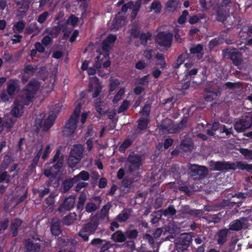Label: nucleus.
<instances>
[{
    "label": "nucleus",
    "instance_id": "1",
    "mask_svg": "<svg viewBox=\"0 0 252 252\" xmlns=\"http://www.w3.org/2000/svg\"><path fill=\"white\" fill-rule=\"evenodd\" d=\"M40 83L35 80H31L22 90L17 101L22 105H29L32 102L39 89Z\"/></svg>",
    "mask_w": 252,
    "mask_h": 252
},
{
    "label": "nucleus",
    "instance_id": "2",
    "mask_svg": "<svg viewBox=\"0 0 252 252\" xmlns=\"http://www.w3.org/2000/svg\"><path fill=\"white\" fill-rule=\"evenodd\" d=\"M188 117L184 116L180 123L174 124L171 119L165 118L162 120L160 124L158 125V128L162 132L166 131L169 134H175L183 131L186 127Z\"/></svg>",
    "mask_w": 252,
    "mask_h": 252
},
{
    "label": "nucleus",
    "instance_id": "3",
    "mask_svg": "<svg viewBox=\"0 0 252 252\" xmlns=\"http://www.w3.org/2000/svg\"><path fill=\"white\" fill-rule=\"evenodd\" d=\"M99 224V216L94 215L92 217L90 221L84 224L82 228L78 233V235L82 238L85 241L89 240L88 235L94 234L97 229Z\"/></svg>",
    "mask_w": 252,
    "mask_h": 252
},
{
    "label": "nucleus",
    "instance_id": "4",
    "mask_svg": "<svg viewBox=\"0 0 252 252\" xmlns=\"http://www.w3.org/2000/svg\"><path fill=\"white\" fill-rule=\"evenodd\" d=\"M44 241L36 234L25 240L24 246L26 252H39L44 247Z\"/></svg>",
    "mask_w": 252,
    "mask_h": 252
},
{
    "label": "nucleus",
    "instance_id": "5",
    "mask_svg": "<svg viewBox=\"0 0 252 252\" xmlns=\"http://www.w3.org/2000/svg\"><path fill=\"white\" fill-rule=\"evenodd\" d=\"M222 57L230 60L233 64L238 68L242 64L243 59L242 53L236 48L229 49L225 48L222 50Z\"/></svg>",
    "mask_w": 252,
    "mask_h": 252
},
{
    "label": "nucleus",
    "instance_id": "6",
    "mask_svg": "<svg viewBox=\"0 0 252 252\" xmlns=\"http://www.w3.org/2000/svg\"><path fill=\"white\" fill-rule=\"evenodd\" d=\"M81 104H78L73 111L72 115L67 121L64 126V130H67L69 135H72L77 127L78 118L81 111Z\"/></svg>",
    "mask_w": 252,
    "mask_h": 252
},
{
    "label": "nucleus",
    "instance_id": "7",
    "mask_svg": "<svg viewBox=\"0 0 252 252\" xmlns=\"http://www.w3.org/2000/svg\"><path fill=\"white\" fill-rule=\"evenodd\" d=\"M189 173L194 180H201L205 178L209 173L207 167L203 165L192 164L189 167Z\"/></svg>",
    "mask_w": 252,
    "mask_h": 252
},
{
    "label": "nucleus",
    "instance_id": "8",
    "mask_svg": "<svg viewBox=\"0 0 252 252\" xmlns=\"http://www.w3.org/2000/svg\"><path fill=\"white\" fill-rule=\"evenodd\" d=\"M142 156L134 153L130 154L126 160L125 166L128 171L131 173L139 169L142 165Z\"/></svg>",
    "mask_w": 252,
    "mask_h": 252
},
{
    "label": "nucleus",
    "instance_id": "9",
    "mask_svg": "<svg viewBox=\"0 0 252 252\" xmlns=\"http://www.w3.org/2000/svg\"><path fill=\"white\" fill-rule=\"evenodd\" d=\"M192 241L191 236L188 233L181 235L175 244V247L172 252H184L187 250Z\"/></svg>",
    "mask_w": 252,
    "mask_h": 252
},
{
    "label": "nucleus",
    "instance_id": "10",
    "mask_svg": "<svg viewBox=\"0 0 252 252\" xmlns=\"http://www.w3.org/2000/svg\"><path fill=\"white\" fill-rule=\"evenodd\" d=\"M209 166L215 171L235 170V162L211 160L209 162Z\"/></svg>",
    "mask_w": 252,
    "mask_h": 252
},
{
    "label": "nucleus",
    "instance_id": "11",
    "mask_svg": "<svg viewBox=\"0 0 252 252\" xmlns=\"http://www.w3.org/2000/svg\"><path fill=\"white\" fill-rule=\"evenodd\" d=\"M252 125V118L245 116L239 119L234 124V129L238 133L244 132Z\"/></svg>",
    "mask_w": 252,
    "mask_h": 252
},
{
    "label": "nucleus",
    "instance_id": "12",
    "mask_svg": "<svg viewBox=\"0 0 252 252\" xmlns=\"http://www.w3.org/2000/svg\"><path fill=\"white\" fill-rule=\"evenodd\" d=\"M55 114L49 115L47 119L36 120V125L38 131L42 128V131H47L54 124L56 119Z\"/></svg>",
    "mask_w": 252,
    "mask_h": 252
},
{
    "label": "nucleus",
    "instance_id": "13",
    "mask_svg": "<svg viewBox=\"0 0 252 252\" xmlns=\"http://www.w3.org/2000/svg\"><path fill=\"white\" fill-rule=\"evenodd\" d=\"M173 35L169 32L158 33L156 38V42L160 46L169 47L171 45Z\"/></svg>",
    "mask_w": 252,
    "mask_h": 252
},
{
    "label": "nucleus",
    "instance_id": "14",
    "mask_svg": "<svg viewBox=\"0 0 252 252\" xmlns=\"http://www.w3.org/2000/svg\"><path fill=\"white\" fill-rule=\"evenodd\" d=\"M248 221L247 218L242 217L235 220L230 223L228 229L232 231H239L242 229L248 228Z\"/></svg>",
    "mask_w": 252,
    "mask_h": 252
},
{
    "label": "nucleus",
    "instance_id": "15",
    "mask_svg": "<svg viewBox=\"0 0 252 252\" xmlns=\"http://www.w3.org/2000/svg\"><path fill=\"white\" fill-rule=\"evenodd\" d=\"M75 201L74 196L70 195L64 199L63 202L59 207L58 211L61 213L70 211L74 207Z\"/></svg>",
    "mask_w": 252,
    "mask_h": 252
},
{
    "label": "nucleus",
    "instance_id": "16",
    "mask_svg": "<svg viewBox=\"0 0 252 252\" xmlns=\"http://www.w3.org/2000/svg\"><path fill=\"white\" fill-rule=\"evenodd\" d=\"M50 229L52 234L55 236L61 234V221L59 218H54L52 219Z\"/></svg>",
    "mask_w": 252,
    "mask_h": 252
},
{
    "label": "nucleus",
    "instance_id": "17",
    "mask_svg": "<svg viewBox=\"0 0 252 252\" xmlns=\"http://www.w3.org/2000/svg\"><path fill=\"white\" fill-rule=\"evenodd\" d=\"M141 26L138 23L133 22L131 24V28L130 30V39L138 38L141 34Z\"/></svg>",
    "mask_w": 252,
    "mask_h": 252
},
{
    "label": "nucleus",
    "instance_id": "18",
    "mask_svg": "<svg viewBox=\"0 0 252 252\" xmlns=\"http://www.w3.org/2000/svg\"><path fill=\"white\" fill-rule=\"evenodd\" d=\"M22 223L23 220L19 218L14 219L11 221L10 228L13 237H16L18 235V229Z\"/></svg>",
    "mask_w": 252,
    "mask_h": 252
},
{
    "label": "nucleus",
    "instance_id": "19",
    "mask_svg": "<svg viewBox=\"0 0 252 252\" xmlns=\"http://www.w3.org/2000/svg\"><path fill=\"white\" fill-rule=\"evenodd\" d=\"M84 151V148L83 146L81 144H78L71 149L70 155L81 159L83 156Z\"/></svg>",
    "mask_w": 252,
    "mask_h": 252
},
{
    "label": "nucleus",
    "instance_id": "20",
    "mask_svg": "<svg viewBox=\"0 0 252 252\" xmlns=\"http://www.w3.org/2000/svg\"><path fill=\"white\" fill-rule=\"evenodd\" d=\"M246 170L250 173H252V164H248L242 161L235 162V170Z\"/></svg>",
    "mask_w": 252,
    "mask_h": 252
},
{
    "label": "nucleus",
    "instance_id": "21",
    "mask_svg": "<svg viewBox=\"0 0 252 252\" xmlns=\"http://www.w3.org/2000/svg\"><path fill=\"white\" fill-rule=\"evenodd\" d=\"M125 233L120 230H118L111 235V239L118 243H122L126 241Z\"/></svg>",
    "mask_w": 252,
    "mask_h": 252
},
{
    "label": "nucleus",
    "instance_id": "22",
    "mask_svg": "<svg viewBox=\"0 0 252 252\" xmlns=\"http://www.w3.org/2000/svg\"><path fill=\"white\" fill-rule=\"evenodd\" d=\"M148 121L147 119H143L139 120L138 122V126L136 128L133 133V135H135V137H136L137 134L140 133L142 130H144L146 129L148 126Z\"/></svg>",
    "mask_w": 252,
    "mask_h": 252
},
{
    "label": "nucleus",
    "instance_id": "23",
    "mask_svg": "<svg viewBox=\"0 0 252 252\" xmlns=\"http://www.w3.org/2000/svg\"><path fill=\"white\" fill-rule=\"evenodd\" d=\"M193 143L190 138H186L182 141L180 147L184 152H191L193 148Z\"/></svg>",
    "mask_w": 252,
    "mask_h": 252
},
{
    "label": "nucleus",
    "instance_id": "24",
    "mask_svg": "<svg viewBox=\"0 0 252 252\" xmlns=\"http://www.w3.org/2000/svg\"><path fill=\"white\" fill-rule=\"evenodd\" d=\"M19 81L17 80H10L7 83V92L9 95H13L17 87H18Z\"/></svg>",
    "mask_w": 252,
    "mask_h": 252
},
{
    "label": "nucleus",
    "instance_id": "25",
    "mask_svg": "<svg viewBox=\"0 0 252 252\" xmlns=\"http://www.w3.org/2000/svg\"><path fill=\"white\" fill-rule=\"evenodd\" d=\"M229 232V229L227 228L221 229L218 232V239L217 240L219 244L223 245L227 240V236Z\"/></svg>",
    "mask_w": 252,
    "mask_h": 252
},
{
    "label": "nucleus",
    "instance_id": "26",
    "mask_svg": "<svg viewBox=\"0 0 252 252\" xmlns=\"http://www.w3.org/2000/svg\"><path fill=\"white\" fill-rule=\"evenodd\" d=\"M40 30L41 29L37 26L36 23H32L26 28V32L29 34L33 32V35H36L39 33Z\"/></svg>",
    "mask_w": 252,
    "mask_h": 252
},
{
    "label": "nucleus",
    "instance_id": "27",
    "mask_svg": "<svg viewBox=\"0 0 252 252\" xmlns=\"http://www.w3.org/2000/svg\"><path fill=\"white\" fill-rule=\"evenodd\" d=\"M124 23L123 18L119 16L116 15L112 21L110 29L112 31H117L121 27Z\"/></svg>",
    "mask_w": 252,
    "mask_h": 252
},
{
    "label": "nucleus",
    "instance_id": "28",
    "mask_svg": "<svg viewBox=\"0 0 252 252\" xmlns=\"http://www.w3.org/2000/svg\"><path fill=\"white\" fill-rule=\"evenodd\" d=\"M75 183H76L73 180V178L64 180L62 186L63 192L65 193L68 191Z\"/></svg>",
    "mask_w": 252,
    "mask_h": 252
},
{
    "label": "nucleus",
    "instance_id": "29",
    "mask_svg": "<svg viewBox=\"0 0 252 252\" xmlns=\"http://www.w3.org/2000/svg\"><path fill=\"white\" fill-rule=\"evenodd\" d=\"M191 54H196V57L198 60H200L202 58L203 54V47L201 44H198L196 46L191 47L190 50Z\"/></svg>",
    "mask_w": 252,
    "mask_h": 252
},
{
    "label": "nucleus",
    "instance_id": "30",
    "mask_svg": "<svg viewBox=\"0 0 252 252\" xmlns=\"http://www.w3.org/2000/svg\"><path fill=\"white\" fill-rule=\"evenodd\" d=\"M141 5V0H136V1L134 3L133 2V6L131 7V9H132L131 13V17L132 20H134L136 17L138 11L140 10Z\"/></svg>",
    "mask_w": 252,
    "mask_h": 252
},
{
    "label": "nucleus",
    "instance_id": "31",
    "mask_svg": "<svg viewBox=\"0 0 252 252\" xmlns=\"http://www.w3.org/2000/svg\"><path fill=\"white\" fill-rule=\"evenodd\" d=\"M73 178L76 183L79 182L81 180L87 181L89 179L90 174L87 171L83 170Z\"/></svg>",
    "mask_w": 252,
    "mask_h": 252
},
{
    "label": "nucleus",
    "instance_id": "32",
    "mask_svg": "<svg viewBox=\"0 0 252 252\" xmlns=\"http://www.w3.org/2000/svg\"><path fill=\"white\" fill-rule=\"evenodd\" d=\"M220 123L218 122H214L211 126V129H207L206 133L210 136H213L214 137H218V135H216L215 132L220 130Z\"/></svg>",
    "mask_w": 252,
    "mask_h": 252
},
{
    "label": "nucleus",
    "instance_id": "33",
    "mask_svg": "<svg viewBox=\"0 0 252 252\" xmlns=\"http://www.w3.org/2000/svg\"><path fill=\"white\" fill-rule=\"evenodd\" d=\"M189 56V54L187 52L186 50V52L180 55L178 58L176 62L175 63L174 68H178L179 66L182 64L185 61L186 59H188Z\"/></svg>",
    "mask_w": 252,
    "mask_h": 252
},
{
    "label": "nucleus",
    "instance_id": "34",
    "mask_svg": "<svg viewBox=\"0 0 252 252\" xmlns=\"http://www.w3.org/2000/svg\"><path fill=\"white\" fill-rule=\"evenodd\" d=\"M125 233L126 239H128L130 240H133V239H136L139 233L137 229H127Z\"/></svg>",
    "mask_w": 252,
    "mask_h": 252
},
{
    "label": "nucleus",
    "instance_id": "35",
    "mask_svg": "<svg viewBox=\"0 0 252 252\" xmlns=\"http://www.w3.org/2000/svg\"><path fill=\"white\" fill-rule=\"evenodd\" d=\"M87 200V195L84 192H82L79 197L78 201L77 204L76 208L78 210L81 211L84 209V204Z\"/></svg>",
    "mask_w": 252,
    "mask_h": 252
},
{
    "label": "nucleus",
    "instance_id": "36",
    "mask_svg": "<svg viewBox=\"0 0 252 252\" xmlns=\"http://www.w3.org/2000/svg\"><path fill=\"white\" fill-rule=\"evenodd\" d=\"M216 18L219 22H224L227 18L226 11L221 8L218 9L216 13Z\"/></svg>",
    "mask_w": 252,
    "mask_h": 252
},
{
    "label": "nucleus",
    "instance_id": "37",
    "mask_svg": "<svg viewBox=\"0 0 252 252\" xmlns=\"http://www.w3.org/2000/svg\"><path fill=\"white\" fill-rule=\"evenodd\" d=\"M136 137L133 134V137L125 140L119 147V151L124 152L126 148L131 145Z\"/></svg>",
    "mask_w": 252,
    "mask_h": 252
},
{
    "label": "nucleus",
    "instance_id": "38",
    "mask_svg": "<svg viewBox=\"0 0 252 252\" xmlns=\"http://www.w3.org/2000/svg\"><path fill=\"white\" fill-rule=\"evenodd\" d=\"M177 213L174 205H170L166 209L162 210V214L164 216H170L171 217L175 215Z\"/></svg>",
    "mask_w": 252,
    "mask_h": 252
},
{
    "label": "nucleus",
    "instance_id": "39",
    "mask_svg": "<svg viewBox=\"0 0 252 252\" xmlns=\"http://www.w3.org/2000/svg\"><path fill=\"white\" fill-rule=\"evenodd\" d=\"M179 3L178 0H169L166 3V7L169 11H175L177 8Z\"/></svg>",
    "mask_w": 252,
    "mask_h": 252
},
{
    "label": "nucleus",
    "instance_id": "40",
    "mask_svg": "<svg viewBox=\"0 0 252 252\" xmlns=\"http://www.w3.org/2000/svg\"><path fill=\"white\" fill-rule=\"evenodd\" d=\"M105 105V103L104 102L100 100L99 98L97 99L95 103V108L97 112H98L99 115H102L103 113L105 112L103 111V110L104 109V107Z\"/></svg>",
    "mask_w": 252,
    "mask_h": 252
},
{
    "label": "nucleus",
    "instance_id": "41",
    "mask_svg": "<svg viewBox=\"0 0 252 252\" xmlns=\"http://www.w3.org/2000/svg\"><path fill=\"white\" fill-rule=\"evenodd\" d=\"M129 217V214L126 211L123 210L117 216L116 220L120 222H125L128 219Z\"/></svg>",
    "mask_w": 252,
    "mask_h": 252
},
{
    "label": "nucleus",
    "instance_id": "42",
    "mask_svg": "<svg viewBox=\"0 0 252 252\" xmlns=\"http://www.w3.org/2000/svg\"><path fill=\"white\" fill-rule=\"evenodd\" d=\"M75 220L76 216L70 214L63 218V224L68 226L72 224Z\"/></svg>",
    "mask_w": 252,
    "mask_h": 252
},
{
    "label": "nucleus",
    "instance_id": "43",
    "mask_svg": "<svg viewBox=\"0 0 252 252\" xmlns=\"http://www.w3.org/2000/svg\"><path fill=\"white\" fill-rule=\"evenodd\" d=\"M151 36L152 35L149 32H148L146 33H141L139 35L141 44L144 46H146L148 40L150 39Z\"/></svg>",
    "mask_w": 252,
    "mask_h": 252
},
{
    "label": "nucleus",
    "instance_id": "44",
    "mask_svg": "<svg viewBox=\"0 0 252 252\" xmlns=\"http://www.w3.org/2000/svg\"><path fill=\"white\" fill-rule=\"evenodd\" d=\"M60 32V30L57 28L55 26L51 29H46L44 32L43 34L48 33L52 38L57 37Z\"/></svg>",
    "mask_w": 252,
    "mask_h": 252
},
{
    "label": "nucleus",
    "instance_id": "45",
    "mask_svg": "<svg viewBox=\"0 0 252 252\" xmlns=\"http://www.w3.org/2000/svg\"><path fill=\"white\" fill-rule=\"evenodd\" d=\"M110 208V204L108 203L102 208L100 214H96L95 215L99 216V220L104 219V218L107 215Z\"/></svg>",
    "mask_w": 252,
    "mask_h": 252
},
{
    "label": "nucleus",
    "instance_id": "46",
    "mask_svg": "<svg viewBox=\"0 0 252 252\" xmlns=\"http://www.w3.org/2000/svg\"><path fill=\"white\" fill-rule=\"evenodd\" d=\"M80 160L81 159L78 158H76L75 157H73V156L69 155L67 162L69 166L73 168L75 167Z\"/></svg>",
    "mask_w": 252,
    "mask_h": 252
},
{
    "label": "nucleus",
    "instance_id": "47",
    "mask_svg": "<svg viewBox=\"0 0 252 252\" xmlns=\"http://www.w3.org/2000/svg\"><path fill=\"white\" fill-rule=\"evenodd\" d=\"M110 43L104 39L102 42V50L104 52V57L106 58L109 57V51L110 49Z\"/></svg>",
    "mask_w": 252,
    "mask_h": 252
},
{
    "label": "nucleus",
    "instance_id": "48",
    "mask_svg": "<svg viewBox=\"0 0 252 252\" xmlns=\"http://www.w3.org/2000/svg\"><path fill=\"white\" fill-rule=\"evenodd\" d=\"M110 43L104 39L102 42V50L104 52V57L106 58L109 57V51L110 49Z\"/></svg>",
    "mask_w": 252,
    "mask_h": 252
},
{
    "label": "nucleus",
    "instance_id": "49",
    "mask_svg": "<svg viewBox=\"0 0 252 252\" xmlns=\"http://www.w3.org/2000/svg\"><path fill=\"white\" fill-rule=\"evenodd\" d=\"M240 153L243 155L247 159H252V150L245 148H240Z\"/></svg>",
    "mask_w": 252,
    "mask_h": 252
},
{
    "label": "nucleus",
    "instance_id": "50",
    "mask_svg": "<svg viewBox=\"0 0 252 252\" xmlns=\"http://www.w3.org/2000/svg\"><path fill=\"white\" fill-rule=\"evenodd\" d=\"M63 160V158L61 157L57 163L52 167L51 169L53 170V172H54L56 174H57L59 173L61 168L62 167Z\"/></svg>",
    "mask_w": 252,
    "mask_h": 252
},
{
    "label": "nucleus",
    "instance_id": "51",
    "mask_svg": "<svg viewBox=\"0 0 252 252\" xmlns=\"http://www.w3.org/2000/svg\"><path fill=\"white\" fill-rule=\"evenodd\" d=\"M9 223L8 218H5L3 220L0 221V235L8 228Z\"/></svg>",
    "mask_w": 252,
    "mask_h": 252
},
{
    "label": "nucleus",
    "instance_id": "52",
    "mask_svg": "<svg viewBox=\"0 0 252 252\" xmlns=\"http://www.w3.org/2000/svg\"><path fill=\"white\" fill-rule=\"evenodd\" d=\"M157 214L156 215H154L153 214H151V216L152 217L151 222L152 224H155L158 223L159 220H160L162 216V210H158L155 212Z\"/></svg>",
    "mask_w": 252,
    "mask_h": 252
},
{
    "label": "nucleus",
    "instance_id": "53",
    "mask_svg": "<svg viewBox=\"0 0 252 252\" xmlns=\"http://www.w3.org/2000/svg\"><path fill=\"white\" fill-rule=\"evenodd\" d=\"M10 175H8L6 171H4L0 174V183L5 182L6 183H9L10 181Z\"/></svg>",
    "mask_w": 252,
    "mask_h": 252
},
{
    "label": "nucleus",
    "instance_id": "54",
    "mask_svg": "<svg viewBox=\"0 0 252 252\" xmlns=\"http://www.w3.org/2000/svg\"><path fill=\"white\" fill-rule=\"evenodd\" d=\"M224 86L226 89L232 90L235 88L239 89L241 88V83L239 82L232 83L230 82H227L225 83Z\"/></svg>",
    "mask_w": 252,
    "mask_h": 252
},
{
    "label": "nucleus",
    "instance_id": "55",
    "mask_svg": "<svg viewBox=\"0 0 252 252\" xmlns=\"http://www.w3.org/2000/svg\"><path fill=\"white\" fill-rule=\"evenodd\" d=\"M151 106L149 103H146L141 110V114L146 117H149L151 111Z\"/></svg>",
    "mask_w": 252,
    "mask_h": 252
},
{
    "label": "nucleus",
    "instance_id": "56",
    "mask_svg": "<svg viewBox=\"0 0 252 252\" xmlns=\"http://www.w3.org/2000/svg\"><path fill=\"white\" fill-rule=\"evenodd\" d=\"M86 211L88 213H92L97 209L96 205L92 202L87 203L85 207Z\"/></svg>",
    "mask_w": 252,
    "mask_h": 252
},
{
    "label": "nucleus",
    "instance_id": "57",
    "mask_svg": "<svg viewBox=\"0 0 252 252\" xmlns=\"http://www.w3.org/2000/svg\"><path fill=\"white\" fill-rule=\"evenodd\" d=\"M133 182V180L132 179L126 177L122 180V186L125 188H130Z\"/></svg>",
    "mask_w": 252,
    "mask_h": 252
},
{
    "label": "nucleus",
    "instance_id": "58",
    "mask_svg": "<svg viewBox=\"0 0 252 252\" xmlns=\"http://www.w3.org/2000/svg\"><path fill=\"white\" fill-rule=\"evenodd\" d=\"M150 7L151 9L155 10L156 13H159L160 11L161 5L159 1H155L152 2Z\"/></svg>",
    "mask_w": 252,
    "mask_h": 252
},
{
    "label": "nucleus",
    "instance_id": "59",
    "mask_svg": "<svg viewBox=\"0 0 252 252\" xmlns=\"http://www.w3.org/2000/svg\"><path fill=\"white\" fill-rule=\"evenodd\" d=\"M125 93V89L124 88H121L119 92L117 93V94L115 95L113 99V102L114 103H117L118 101L121 99L122 96Z\"/></svg>",
    "mask_w": 252,
    "mask_h": 252
},
{
    "label": "nucleus",
    "instance_id": "60",
    "mask_svg": "<svg viewBox=\"0 0 252 252\" xmlns=\"http://www.w3.org/2000/svg\"><path fill=\"white\" fill-rule=\"evenodd\" d=\"M67 23H70L73 26L76 25L79 21V18L74 15H71L66 21Z\"/></svg>",
    "mask_w": 252,
    "mask_h": 252
},
{
    "label": "nucleus",
    "instance_id": "61",
    "mask_svg": "<svg viewBox=\"0 0 252 252\" xmlns=\"http://www.w3.org/2000/svg\"><path fill=\"white\" fill-rule=\"evenodd\" d=\"M56 195L54 193H51L45 199V202L48 206L52 205L55 203L54 198Z\"/></svg>",
    "mask_w": 252,
    "mask_h": 252
},
{
    "label": "nucleus",
    "instance_id": "62",
    "mask_svg": "<svg viewBox=\"0 0 252 252\" xmlns=\"http://www.w3.org/2000/svg\"><path fill=\"white\" fill-rule=\"evenodd\" d=\"M189 15V12L187 10H185L182 12V15L178 19V22L180 24H184L186 20L187 16Z\"/></svg>",
    "mask_w": 252,
    "mask_h": 252
},
{
    "label": "nucleus",
    "instance_id": "63",
    "mask_svg": "<svg viewBox=\"0 0 252 252\" xmlns=\"http://www.w3.org/2000/svg\"><path fill=\"white\" fill-rule=\"evenodd\" d=\"M113 246H115V247L117 248L118 246V245L116 244H111L109 242H107L104 244H103L100 248V252H104L108 250L110 248Z\"/></svg>",
    "mask_w": 252,
    "mask_h": 252
},
{
    "label": "nucleus",
    "instance_id": "64",
    "mask_svg": "<svg viewBox=\"0 0 252 252\" xmlns=\"http://www.w3.org/2000/svg\"><path fill=\"white\" fill-rule=\"evenodd\" d=\"M120 85L118 79L111 80L110 83V91L113 92Z\"/></svg>",
    "mask_w": 252,
    "mask_h": 252
}]
</instances>
